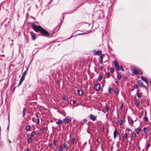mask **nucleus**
Returning <instances> with one entry per match:
<instances>
[{"mask_svg": "<svg viewBox=\"0 0 151 151\" xmlns=\"http://www.w3.org/2000/svg\"><path fill=\"white\" fill-rule=\"evenodd\" d=\"M100 59H101V60H103V58H102V56L100 57Z\"/></svg>", "mask_w": 151, "mask_h": 151, "instance_id": "57", "label": "nucleus"}, {"mask_svg": "<svg viewBox=\"0 0 151 151\" xmlns=\"http://www.w3.org/2000/svg\"><path fill=\"white\" fill-rule=\"evenodd\" d=\"M71 118L69 116H67L65 119H63V121L67 123L70 122L71 121Z\"/></svg>", "mask_w": 151, "mask_h": 151, "instance_id": "3", "label": "nucleus"}, {"mask_svg": "<svg viewBox=\"0 0 151 151\" xmlns=\"http://www.w3.org/2000/svg\"><path fill=\"white\" fill-rule=\"evenodd\" d=\"M21 84V83H19L18 84V86H19Z\"/></svg>", "mask_w": 151, "mask_h": 151, "instance_id": "62", "label": "nucleus"}, {"mask_svg": "<svg viewBox=\"0 0 151 151\" xmlns=\"http://www.w3.org/2000/svg\"><path fill=\"white\" fill-rule=\"evenodd\" d=\"M32 140L31 137H29L27 139V142L28 143H31L32 142Z\"/></svg>", "mask_w": 151, "mask_h": 151, "instance_id": "20", "label": "nucleus"}, {"mask_svg": "<svg viewBox=\"0 0 151 151\" xmlns=\"http://www.w3.org/2000/svg\"><path fill=\"white\" fill-rule=\"evenodd\" d=\"M110 71L111 73H113L114 71V69L112 68H111Z\"/></svg>", "mask_w": 151, "mask_h": 151, "instance_id": "43", "label": "nucleus"}, {"mask_svg": "<svg viewBox=\"0 0 151 151\" xmlns=\"http://www.w3.org/2000/svg\"><path fill=\"white\" fill-rule=\"evenodd\" d=\"M63 99L64 100H66V98L65 96H64L63 97Z\"/></svg>", "mask_w": 151, "mask_h": 151, "instance_id": "49", "label": "nucleus"}, {"mask_svg": "<svg viewBox=\"0 0 151 151\" xmlns=\"http://www.w3.org/2000/svg\"><path fill=\"white\" fill-rule=\"evenodd\" d=\"M144 120L146 122H147L148 121V119L147 117H144Z\"/></svg>", "mask_w": 151, "mask_h": 151, "instance_id": "35", "label": "nucleus"}, {"mask_svg": "<svg viewBox=\"0 0 151 151\" xmlns=\"http://www.w3.org/2000/svg\"><path fill=\"white\" fill-rule=\"evenodd\" d=\"M123 104H121V107H121H121H120V109H122V107H123Z\"/></svg>", "mask_w": 151, "mask_h": 151, "instance_id": "55", "label": "nucleus"}, {"mask_svg": "<svg viewBox=\"0 0 151 151\" xmlns=\"http://www.w3.org/2000/svg\"><path fill=\"white\" fill-rule=\"evenodd\" d=\"M93 51H94L93 54L94 55H100L102 53L101 51V50H93Z\"/></svg>", "mask_w": 151, "mask_h": 151, "instance_id": "7", "label": "nucleus"}, {"mask_svg": "<svg viewBox=\"0 0 151 151\" xmlns=\"http://www.w3.org/2000/svg\"><path fill=\"white\" fill-rule=\"evenodd\" d=\"M123 139H122V141L123 143L124 142L125 139H128V135L126 133L122 137Z\"/></svg>", "mask_w": 151, "mask_h": 151, "instance_id": "6", "label": "nucleus"}, {"mask_svg": "<svg viewBox=\"0 0 151 151\" xmlns=\"http://www.w3.org/2000/svg\"><path fill=\"white\" fill-rule=\"evenodd\" d=\"M137 96L138 98H140L141 97V95L140 93L138 92V90L137 91Z\"/></svg>", "mask_w": 151, "mask_h": 151, "instance_id": "26", "label": "nucleus"}, {"mask_svg": "<svg viewBox=\"0 0 151 151\" xmlns=\"http://www.w3.org/2000/svg\"><path fill=\"white\" fill-rule=\"evenodd\" d=\"M25 108H24L23 111V117H24L25 116Z\"/></svg>", "mask_w": 151, "mask_h": 151, "instance_id": "34", "label": "nucleus"}, {"mask_svg": "<svg viewBox=\"0 0 151 151\" xmlns=\"http://www.w3.org/2000/svg\"><path fill=\"white\" fill-rule=\"evenodd\" d=\"M109 92L110 94H112L114 92V91L113 89L111 88L110 87H109Z\"/></svg>", "mask_w": 151, "mask_h": 151, "instance_id": "19", "label": "nucleus"}, {"mask_svg": "<svg viewBox=\"0 0 151 151\" xmlns=\"http://www.w3.org/2000/svg\"><path fill=\"white\" fill-rule=\"evenodd\" d=\"M52 143H51L49 145V146L50 147H52Z\"/></svg>", "mask_w": 151, "mask_h": 151, "instance_id": "50", "label": "nucleus"}, {"mask_svg": "<svg viewBox=\"0 0 151 151\" xmlns=\"http://www.w3.org/2000/svg\"><path fill=\"white\" fill-rule=\"evenodd\" d=\"M101 56H102V58H103L105 56V55L104 54H102Z\"/></svg>", "mask_w": 151, "mask_h": 151, "instance_id": "53", "label": "nucleus"}, {"mask_svg": "<svg viewBox=\"0 0 151 151\" xmlns=\"http://www.w3.org/2000/svg\"><path fill=\"white\" fill-rule=\"evenodd\" d=\"M134 103L137 106H138L139 104V101L137 100L134 101Z\"/></svg>", "mask_w": 151, "mask_h": 151, "instance_id": "25", "label": "nucleus"}, {"mask_svg": "<svg viewBox=\"0 0 151 151\" xmlns=\"http://www.w3.org/2000/svg\"><path fill=\"white\" fill-rule=\"evenodd\" d=\"M100 63L101 64H103V60H100Z\"/></svg>", "mask_w": 151, "mask_h": 151, "instance_id": "54", "label": "nucleus"}, {"mask_svg": "<svg viewBox=\"0 0 151 151\" xmlns=\"http://www.w3.org/2000/svg\"><path fill=\"white\" fill-rule=\"evenodd\" d=\"M83 121H85V122H87V119H86L85 118V119H83Z\"/></svg>", "mask_w": 151, "mask_h": 151, "instance_id": "51", "label": "nucleus"}, {"mask_svg": "<svg viewBox=\"0 0 151 151\" xmlns=\"http://www.w3.org/2000/svg\"><path fill=\"white\" fill-rule=\"evenodd\" d=\"M25 151H29V149L28 148H27L25 150Z\"/></svg>", "mask_w": 151, "mask_h": 151, "instance_id": "56", "label": "nucleus"}, {"mask_svg": "<svg viewBox=\"0 0 151 151\" xmlns=\"http://www.w3.org/2000/svg\"><path fill=\"white\" fill-rule=\"evenodd\" d=\"M36 134V132L33 131H32L31 134V136L32 137H33L35 136V135Z\"/></svg>", "mask_w": 151, "mask_h": 151, "instance_id": "21", "label": "nucleus"}, {"mask_svg": "<svg viewBox=\"0 0 151 151\" xmlns=\"http://www.w3.org/2000/svg\"><path fill=\"white\" fill-rule=\"evenodd\" d=\"M134 87L136 89H137L138 88V86L137 84H134Z\"/></svg>", "mask_w": 151, "mask_h": 151, "instance_id": "44", "label": "nucleus"}, {"mask_svg": "<svg viewBox=\"0 0 151 151\" xmlns=\"http://www.w3.org/2000/svg\"><path fill=\"white\" fill-rule=\"evenodd\" d=\"M31 18L32 19H35V18H34V17H31Z\"/></svg>", "mask_w": 151, "mask_h": 151, "instance_id": "63", "label": "nucleus"}, {"mask_svg": "<svg viewBox=\"0 0 151 151\" xmlns=\"http://www.w3.org/2000/svg\"><path fill=\"white\" fill-rule=\"evenodd\" d=\"M26 71H24L23 73L22 74V76L21 77V78L20 79H23V80H24V78H25V75H26Z\"/></svg>", "mask_w": 151, "mask_h": 151, "instance_id": "14", "label": "nucleus"}, {"mask_svg": "<svg viewBox=\"0 0 151 151\" xmlns=\"http://www.w3.org/2000/svg\"><path fill=\"white\" fill-rule=\"evenodd\" d=\"M106 75L107 76H108V77H109V76H110V74H109V73H106Z\"/></svg>", "mask_w": 151, "mask_h": 151, "instance_id": "47", "label": "nucleus"}, {"mask_svg": "<svg viewBox=\"0 0 151 151\" xmlns=\"http://www.w3.org/2000/svg\"><path fill=\"white\" fill-rule=\"evenodd\" d=\"M32 27L33 29L36 32H37L39 31H40L42 28L40 26L36 25L34 24L32 25Z\"/></svg>", "mask_w": 151, "mask_h": 151, "instance_id": "1", "label": "nucleus"}, {"mask_svg": "<svg viewBox=\"0 0 151 151\" xmlns=\"http://www.w3.org/2000/svg\"><path fill=\"white\" fill-rule=\"evenodd\" d=\"M7 129L8 130V132L9 131V125H8V127H7Z\"/></svg>", "mask_w": 151, "mask_h": 151, "instance_id": "60", "label": "nucleus"}, {"mask_svg": "<svg viewBox=\"0 0 151 151\" xmlns=\"http://www.w3.org/2000/svg\"><path fill=\"white\" fill-rule=\"evenodd\" d=\"M53 144L55 145H58V143L57 141L55 140L53 141Z\"/></svg>", "mask_w": 151, "mask_h": 151, "instance_id": "36", "label": "nucleus"}, {"mask_svg": "<svg viewBox=\"0 0 151 151\" xmlns=\"http://www.w3.org/2000/svg\"><path fill=\"white\" fill-rule=\"evenodd\" d=\"M63 147L66 150H67L68 149V145L65 143H64L63 144Z\"/></svg>", "mask_w": 151, "mask_h": 151, "instance_id": "18", "label": "nucleus"}, {"mask_svg": "<svg viewBox=\"0 0 151 151\" xmlns=\"http://www.w3.org/2000/svg\"><path fill=\"white\" fill-rule=\"evenodd\" d=\"M139 69H134L132 70V73L135 75H137L138 74Z\"/></svg>", "mask_w": 151, "mask_h": 151, "instance_id": "10", "label": "nucleus"}, {"mask_svg": "<svg viewBox=\"0 0 151 151\" xmlns=\"http://www.w3.org/2000/svg\"><path fill=\"white\" fill-rule=\"evenodd\" d=\"M93 88L96 91H98L100 90V85L99 84H95Z\"/></svg>", "mask_w": 151, "mask_h": 151, "instance_id": "8", "label": "nucleus"}, {"mask_svg": "<svg viewBox=\"0 0 151 151\" xmlns=\"http://www.w3.org/2000/svg\"><path fill=\"white\" fill-rule=\"evenodd\" d=\"M141 131L140 128L139 127H138L137 128L136 130V132L137 134H139V132Z\"/></svg>", "mask_w": 151, "mask_h": 151, "instance_id": "24", "label": "nucleus"}, {"mask_svg": "<svg viewBox=\"0 0 151 151\" xmlns=\"http://www.w3.org/2000/svg\"><path fill=\"white\" fill-rule=\"evenodd\" d=\"M143 130L145 134H147V133L149 132V130L146 127H145L144 128Z\"/></svg>", "mask_w": 151, "mask_h": 151, "instance_id": "15", "label": "nucleus"}, {"mask_svg": "<svg viewBox=\"0 0 151 151\" xmlns=\"http://www.w3.org/2000/svg\"><path fill=\"white\" fill-rule=\"evenodd\" d=\"M120 69H121L122 71H124V70L122 66H120Z\"/></svg>", "mask_w": 151, "mask_h": 151, "instance_id": "45", "label": "nucleus"}, {"mask_svg": "<svg viewBox=\"0 0 151 151\" xmlns=\"http://www.w3.org/2000/svg\"><path fill=\"white\" fill-rule=\"evenodd\" d=\"M56 123L58 126H60L63 124V121L61 120H59L58 121L56 122Z\"/></svg>", "mask_w": 151, "mask_h": 151, "instance_id": "12", "label": "nucleus"}, {"mask_svg": "<svg viewBox=\"0 0 151 151\" xmlns=\"http://www.w3.org/2000/svg\"><path fill=\"white\" fill-rule=\"evenodd\" d=\"M30 126L29 125H27L26 127V130L27 131H29L30 130Z\"/></svg>", "mask_w": 151, "mask_h": 151, "instance_id": "23", "label": "nucleus"}, {"mask_svg": "<svg viewBox=\"0 0 151 151\" xmlns=\"http://www.w3.org/2000/svg\"><path fill=\"white\" fill-rule=\"evenodd\" d=\"M96 140H97V141L98 142H99V138H98Z\"/></svg>", "mask_w": 151, "mask_h": 151, "instance_id": "59", "label": "nucleus"}, {"mask_svg": "<svg viewBox=\"0 0 151 151\" xmlns=\"http://www.w3.org/2000/svg\"><path fill=\"white\" fill-rule=\"evenodd\" d=\"M78 95L79 96L82 95L83 94V91L82 90H78Z\"/></svg>", "mask_w": 151, "mask_h": 151, "instance_id": "17", "label": "nucleus"}, {"mask_svg": "<svg viewBox=\"0 0 151 151\" xmlns=\"http://www.w3.org/2000/svg\"><path fill=\"white\" fill-rule=\"evenodd\" d=\"M119 92V91L118 89L116 88V90L115 91V94H118Z\"/></svg>", "mask_w": 151, "mask_h": 151, "instance_id": "42", "label": "nucleus"}, {"mask_svg": "<svg viewBox=\"0 0 151 151\" xmlns=\"http://www.w3.org/2000/svg\"><path fill=\"white\" fill-rule=\"evenodd\" d=\"M84 33H81V34H78V35H82V34H84Z\"/></svg>", "mask_w": 151, "mask_h": 151, "instance_id": "61", "label": "nucleus"}, {"mask_svg": "<svg viewBox=\"0 0 151 151\" xmlns=\"http://www.w3.org/2000/svg\"><path fill=\"white\" fill-rule=\"evenodd\" d=\"M30 34L31 35L32 39L34 40H35L37 38V36L36 34H35L32 31L30 32Z\"/></svg>", "mask_w": 151, "mask_h": 151, "instance_id": "4", "label": "nucleus"}, {"mask_svg": "<svg viewBox=\"0 0 151 151\" xmlns=\"http://www.w3.org/2000/svg\"><path fill=\"white\" fill-rule=\"evenodd\" d=\"M114 63L115 65V68L117 70H120V66L118 63L115 60L114 61Z\"/></svg>", "mask_w": 151, "mask_h": 151, "instance_id": "5", "label": "nucleus"}, {"mask_svg": "<svg viewBox=\"0 0 151 151\" xmlns=\"http://www.w3.org/2000/svg\"><path fill=\"white\" fill-rule=\"evenodd\" d=\"M132 136L134 138H135L137 137L136 134L134 132H133L132 134Z\"/></svg>", "mask_w": 151, "mask_h": 151, "instance_id": "27", "label": "nucleus"}, {"mask_svg": "<svg viewBox=\"0 0 151 151\" xmlns=\"http://www.w3.org/2000/svg\"><path fill=\"white\" fill-rule=\"evenodd\" d=\"M119 124L120 125H121L122 124L123 121L122 120H120L119 121Z\"/></svg>", "mask_w": 151, "mask_h": 151, "instance_id": "37", "label": "nucleus"}, {"mask_svg": "<svg viewBox=\"0 0 151 151\" xmlns=\"http://www.w3.org/2000/svg\"><path fill=\"white\" fill-rule=\"evenodd\" d=\"M117 132L116 130H115L114 132L113 135L114 137V139H116L117 136Z\"/></svg>", "mask_w": 151, "mask_h": 151, "instance_id": "16", "label": "nucleus"}, {"mask_svg": "<svg viewBox=\"0 0 151 151\" xmlns=\"http://www.w3.org/2000/svg\"><path fill=\"white\" fill-rule=\"evenodd\" d=\"M34 119H35V118H32V121L33 122H34L35 121H34Z\"/></svg>", "mask_w": 151, "mask_h": 151, "instance_id": "58", "label": "nucleus"}, {"mask_svg": "<svg viewBox=\"0 0 151 151\" xmlns=\"http://www.w3.org/2000/svg\"><path fill=\"white\" fill-rule=\"evenodd\" d=\"M71 142L73 144H74V143L75 142V139L74 138L72 139L71 140Z\"/></svg>", "mask_w": 151, "mask_h": 151, "instance_id": "41", "label": "nucleus"}, {"mask_svg": "<svg viewBox=\"0 0 151 151\" xmlns=\"http://www.w3.org/2000/svg\"><path fill=\"white\" fill-rule=\"evenodd\" d=\"M63 150V147L62 146H60L59 147L58 151H62Z\"/></svg>", "mask_w": 151, "mask_h": 151, "instance_id": "31", "label": "nucleus"}, {"mask_svg": "<svg viewBox=\"0 0 151 151\" xmlns=\"http://www.w3.org/2000/svg\"><path fill=\"white\" fill-rule=\"evenodd\" d=\"M141 79L143 80L147 84H148V82L147 80V78L146 77L144 76H142L141 77Z\"/></svg>", "mask_w": 151, "mask_h": 151, "instance_id": "13", "label": "nucleus"}, {"mask_svg": "<svg viewBox=\"0 0 151 151\" xmlns=\"http://www.w3.org/2000/svg\"><path fill=\"white\" fill-rule=\"evenodd\" d=\"M90 119L93 121H95L96 119V116L92 114H91L90 115Z\"/></svg>", "mask_w": 151, "mask_h": 151, "instance_id": "9", "label": "nucleus"}, {"mask_svg": "<svg viewBox=\"0 0 151 151\" xmlns=\"http://www.w3.org/2000/svg\"><path fill=\"white\" fill-rule=\"evenodd\" d=\"M129 123L131 124V126H132V125H133V121L132 120V119H131V121H130V122H129Z\"/></svg>", "mask_w": 151, "mask_h": 151, "instance_id": "38", "label": "nucleus"}, {"mask_svg": "<svg viewBox=\"0 0 151 151\" xmlns=\"http://www.w3.org/2000/svg\"><path fill=\"white\" fill-rule=\"evenodd\" d=\"M105 109L106 111H109V107L108 105H105Z\"/></svg>", "mask_w": 151, "mask_h": 151, "instance_id": "30", "label": "nucleus"}, {"mask_svg": "<svg viewBox=\"0 0 151 151\" xmlns=\"http://www.w3.org/2000/svg\"><path fill=\"white\" fill-rule=\"evenodd\" d=\"M122 77V75L120 73H118L117 74V78L119 80H120Z\"/></svg>", "mask_w": 151, "mask_h": 151, "instance_id": "22", "label": "nucleus"}, {"mask_svg": "<svg viewBox=\"0 0 151 151\" xmlns=\"http://www.w3.org/2000/svg\"><path fill=\"white\" fill-rule=\"evenodd\" d=\"M35 116L36 117H39L40 116V114L39 113H37L35 114Z\"/></svg>", "mask_w": 151, "mask_h": 151, "instance_id": "32", "label": "nucleus"}, {"mask_svg": "<svg viewBox=\"0 0 151 151\" xmlns=\"http://www.w3.org/2000/svg\"><path fill=\"white\" fill-rule=\"evenodd\" d=\"M138 74H143V73L141 70H139Z\"/></svg>", "mask_w": 151, "mask_h": 151, "instance_id": "39", "label": "nucleus"}, {"mask_svg": "<svg viewBox=\"0 0 151 151\" xmlns=\"http://www.w3.org/2000/svg\"><path fill=\"white\" fill-rule=\"evenodd\" d=\"M138 84L139 85L141 86V87H144L145 88H146V86H145L143 85V83H142L140 81L139 82Z\"/></svg>", "mask_w": 151, "mask_h": 151, "instance_id": "11", "label": "nucleus"}, {"mask_svg": "<svg viewBox=\"0 0 151 151\" xmlns=\"http://www.w3.org/2000/svg\"><path fill=\"white\" fill-rule=\"evenodd\" d=\"M37 123L38 124H40V120L39 119V118H37Z\"/></svg>", "mask_w": 151, "mask_h": 151, "instance_id": "40", "label": "nucleus"}, {"mask_svg": "<svg viewBox=\"0 0 151 151\" xmlns=\"http://www.w3.org/2000/svg\"><path fill=\"white\" fill-rule=\"evenodd\" d=\"M40 32L42 34L45 36H48L49 35V33L47 31L44 29L42 28Z\"/></svg>", "mask_w": 151, "mask_h": 151, "instance_id": "2", "label": "nucleus"}, {"mask_svg": "<svg viewBox=\"0 0 151 151\" xmlns=\"http://www.w3.org/2000/svg\"><path fill=\"white\" fill-rule=\"evenodd\" d=\"M47 127H43V128H41V130H42L43 131L45 130H47Z\"/></svg>", "mask_w": 151, "mask_h": 151, "instance_id": "33", "label": "nucleus"}, {"mask_svg": "<svg viewBox=\"0 0 151 151\" xmlns=\"http://www.w3.org/2000/svg\"><path fill=\"white\" fill-rule=\"evenodd\" d=\"M23 81V80L20 79L19 81V83H22Z\"/></svg>", "mask_w": 151, "mask_h": 151, "instance_id": "46", "label": "nucleus"}, {"mask_svg": "<svg viewBox=\"0 0 151 151\" xmlns=\"http://www.w3.org/2000/svg\"><path fill=\"white\" fill-rule=\"evenodd\" d=\"M76 102V101H75V100H73V104H74Z\"/></svg>", "mask_w": 151, "mask_h": 151, "instance_id": "52", "label": "nucleus"}, {"mask_svg": "<svg viewBox=\"0 0 151 151\" xmlns=\"http://www.w3.org/2000/svg\"><path fill=\"white\" fill-rule=\"evenodd\" d=\"M100 68L101 70H102L103 69V68L101 67Z\"/></svg>", "mask_w": 151, "mask_h": 151, "instance_id": "64", "label": "nucleus"}, {"mask_svg": "<svg viewBox=\"0 0 151 151\" xmlns=\"http://www.w3.org/2000/svg\"><path fill=\"white\" fill-rule=\"evenodd\" d=\"M103 76L101 75H100L98 78V80L99 81H101L103 78Z\"/></svg>", "mask_w": 151, "mask_h": 151, "instance_id": "29", "label": "nucleus"}, {"mask_svg": "<svg viewBox=\"0 0 151 151\" xmlns=\"http://www.w3.org/2000/svg\"><path fill=\"white\" fill-rule=\"evenodd\" d=\"M115 83H116L117 84H118V81L116 79H115Z\"/></svg>", "mask_w": 151, "mask_h": 151, "instance_id": "48", "label": "nucleus"}, {"mask_svg": "<svg viewBox=\"0 0 151 151\" xmlns=\"http://www.w3.org/2000/svg\"><path fill=\"white\" fill-rule=\"evenodd\" d=\"M150 146V144L147 143V144L145 147V149L146 150H147L148 148Z\"/></svg>", "mask_w": 151, "mask_h": 151, "instance_id": "28", "label": "nucleus"}]
</instances>
